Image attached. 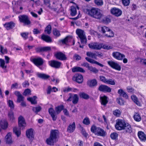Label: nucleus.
I'll return each instance as SVG.
<instances>
[{
  "mask_svg": "<svg viewBox=\"0 0 146 146\" xmlns=\"http://www.w3.org/2000/svg\"><path fill=\"white\" fill-rule=\"evenodd\" d=\"M76 33L80 38L81 43L85 44L87 42V39L84 31L80 29H78L76 30Z\"/></svg>",
  "mask_w": 146,
  "mask_h": 146,
  "instance_id": "5",
  "label": "nucleus"
},
{
  "mask_svg": "<svg viewBox=\"0 0 146 146\" xmlns=\"http://www.w3.org/2000/svg\"><path fill=\"white\" fill-rule=\"evenodd\" d=\"M124 132L125 133H131L132 131V129L131 125L127 123L123 128Z\"/></svg>",
  "mask_w": 146,
  "mask_h": 146,
  "instance_id": "22",
  "label": "nucleus"
},
{
  "mask_svg": "<svg viewBox=\"0 0 146 146\" xmlns=\"http://www.w3.org/2000/svg\"><path fill=\"white\" fill-rule=\"evenodd\" d=\"M134 120L136 121H140L141 119V117L139 114L137 113H135L133 116Z\"/></svg>",
  "mask_w": 146,
  "mask_h": 146,
  "instance_id": "38",
  "label": "nucleus"
},
{
  "mask_svg": "<svg viewBox=\"0 0 146 146\" xmlns=\"http://www.w3.org/2000/svg\"><path fill=\"white\" fill-rule=\"evenodd\" d=\"M113 113L114 115L117 117L119 116L121 114V111L118 109H116L113 111Z\"/></svg>",
  "mask_w": 146,
  "mask_h": 146,
  "instance_id": "47",
  "label": "nucleus"
},
{
  "mask_svg": "<svg viewBox=\"0 0 146 146\" xmlns=\"http://www.w3.org/2000/svg\"><path fill=\"white\" fill-rule=\"evenodd\" d=\"M22 85L23 87L25 88L29 86V84L28 81L26 80L23 83Z\"/></svg>",
  "mask_w": 146,
  "mask_h": 146,
  "instance_id": "62",
  "label": "nucleus"
},
{
  "mask_svg": "<svg viewBox=\"0 0 146 146\" xmlns=\"http://www.w3.org/2000/svg\"><path fill=\"white\" fill-rule=\"evenodd\" d=\"M23 99L24 97L22 95H21L17 97V102L19 103L20 102H21L23 101Z\"/></svg>",
  "mask_w": 146,
  "mask_h": 146,
  "instance_id": "60",
  "label": "nucleus"
},
{
  "mask_svg": "<svg viewBox=\"0 0 146 146\" xmlns=\"http://www.w3.org/2000/svg\"><path fill=\"white\" fill-rule=\"evenodd\" d=\"M100 80L104 82V83H106L107 80H108L104 76H100Z\"/></svg>",
  "mask_w": 146,
  "mask_h": 146,
  "instance_id": "59",
  "label": "nucleus"
},
{
  "mask_svg": "<svg viewBox=\"0 0 146 146\" xmlns=\"http://www.w3.org/2000/svg\"><path fill=\"white\" fill-rule=\"evenodd\" d=\"M36 98L37 97L35 96L33 97L29 98H27V100L31 102L32 104H37V101L36 100Z\"/></svg>",
  "mask_w": 146,
  "mask_h": 146,
  "instance_id": "35",
  "label": "nucleus"
},
{
  "mask_svg": "<svg viewBox=\"0 0 146 146\" xmlns=\"http://www.w3.org/2000/svg\"><path fill=\"white\" fill-rule=\"evenodd\" d=\"M118 134L116 132L112 133L110 135L111 138L113 139H115L118 137Z\"/></svg>",
  "mask_w": 146,
  "mask_h": 146,
  "instance_id": "49",
  "label": "nucleus"
},
{
  "mask_svg": "<svg viewBox=\"0 0 146 146\" xmlns=\"http://www.w3.org/2000/svg\"><path fill=\"white\" fill-rule=\"evenodd\" d=\"M87 55L92 58L96 59V54L91 52H86Z\"/></svg>",
  "mask_w": 146,
  "mask_h": 146,
  "instance_id": "39",
  "label": "nucleus"
},
{
  "mask_svg": "<svg viewBox=\"0 0 146 146\" xmlns=\"http://www.w3.org/2000/svg\"><path fill=\"white\" fill-rule=\"evenodd\" d=\"M26 135L30 140H32L34 138L33 130L32 128L27 130L26 131Z\"/></svg>",
  "mask_w": 146,
  "mask_h": 146,
  "instance_id": "18",
  "label": "nucleus"
},
{
  "mask_svg": "<svg viewBox=\"0 0 146 146\" xmlns=\"http://www.w3.org/2000/svg\"><path fill=\"white\" fill-rule=\"evenodd\" d=\"M89 48L91 49L99 50L102 47V44L97 42H92L88 44Z\"/></svg>",
  "mask_w": 146,
  "mask_h": 146,
  "instance_id": "8",
  "label": "nucleus"
},
{
  "mask_svg": "<svg viewBox=\"0 0 146 146\" xmlns=\"http://www.w3.org/2000/svg\"><path fill=\"white\" fill-rule=\"evenodd\" d=\"M53 35L56 37H58L60 35V31L56 29H54L53 31Z\"/></svg>",
  "mask_w": 146,
  "mask_h": 146,
  "instance_id": "44",
  "label": "nucleus"
},
{
  "mask_svg": "<svg viewBox=\"0 0 146 146\" xmlns=\"http://www.w3.org/2000/svg\"><path fill=\"white\" fill-rule=\"evenodd\" d=\"M51 27L50 25H48L46 28L45 31L48 34H49L51 33Z\"/></svg>",
  "mask_w": 146,
  "mask_h": 146,
  "instance_id": "45",
  "label": "nucleus"
},
{
  "mask_svg": "<svg viewBox=\"0 0 146 146\" xmlns=\"http://www.w3.org/2000/svg\"><path fill=\"white\" fill-rule=\"evenodd\" d=\"M131 98L133 102L138 106H141V104L139 101L138 99L136 96L135 95H133L131 97Z\"/></svg>",
  "mask_w": 146,
  "mask_h": 146,
  "instance_id": "30",
  "label": "nucleus"
},
{
  "mask_svg": "<svg viewBox=\"0 0 146 146\" xmlns=\"http://www.w3.org/2000/svg\"><path fill=\"white\" fill-rule=\"evenodd\" d=\"M123 4L125 6H127L129 5L130 3L129 0H122Z\"/></svg>",
  "mask_w": 146,
  "mask_h": 146,
  "instance_id": "57",
  "label": "nucleus"
},
{
  "mask_svg": "<svg viewBox=\"0 0 146 146\" xmlns=\"http://www.w3.org/2000/svg\"><path fill=\"white\" fill-rule=\"evenodd\" d=\"M91 131L97 136L104 137L106 135V132L104 129L100 127H96L94 125L92 126Z\"/></svg>",
  "mask_w": 146,
  "mask_h": 146,
  "instance_id": "4",
  "label": "nucleus"
},
{
  "mask_svg": "<svg viewBox=\"0 0 146 146\" xmlns=\"http://www.w3.org/2000/svg\"><path fill=\"white\" fill-rule=\"evenodd\" d=\"M0 52L3 54H5L7 52L6 49L4 48L3 47L0 45Z\"/></svg>",
  "mask_w": 146,
  "mask_h": 146,
  "instance_id": "52",
  "label": "nucleus"
},
{
  "mask_svg": "<svg viewBox=\"0 0 146 146\" xmlns=\"http://www.w3.org/2000/svg\"><path fill=\"white\" fill-rule=\"evenodd\" d=\"M98 90L100 91L103 92H110L111 89L109 86L104 85H101L99 87Z\"/></svg>",
  "mask_w": 146,
  "mask_h": 146,
  "instance_id": "15",
  "label": "nucleus"
},
{
  "mask_svg": "<svg viewBox=\"0 0 146 146\" xmlns=\"http://www.w3.org/2000/svg\"><path fill=\"white\" fill-rule=\"evenodd\" d=\"M100 101L102 105L106 106L108 102V97L106 96L100 97Z\"/></svg>",
  "mask_w": 146,
  "mask_h": 146,
  "instance_id": "26",
  "label": "nucleus"
},
{
  "mask_svg": "<svg viewBox=\"0 0 146 146\" xmlns=\"http://www.w3.org/2000/svg\"><path fill=\"white\" fill-rule=\"evenodd\" d=\"M117 103L120 105H123L124 104V101L121 98H117Z\"/></svg>",
  "mask_w": 146,
  "mask_h": 146,
  "instance_id": "56",
  "label": "nucleus"
},
{
  "mask_svg": "<svg viewBox=\"0 0 146 146\" xmlns=\"http://www.w3.org/2000/svg\"><path fill=\"white\" fill-rule=\"evenodd\" d=\"M48 64L51 67L58 68L60 67L61 63L55 60H51L48 62Z\"/></svg>",
  "mask_w": 146,
  "mask_h": 146,
  "instance_id": "11",
  "label": "nucleus"
},
{
  "mask_svg": "<svg viewBox=\"0 0 146 146\" xmlns=\"http://www.w3.org/2000/svg\"><path fill=\"white\" fill-rule=\"evenodd\" d=\"M80 97L84 99H87L89 98L88 96L84 93H81L79 94Z\"/></svg>",
  "mask_w": 146,
  "mask_h": 146,
  "instance_id": "51",
  "label": "nucleus"
},
{
  "mask_svg": "<svg viewBox=\"0 0 146 146\" xmlns=\"http://www.w3.org/2000/svg\"><path fill=\"white\" fill-rule=\"evenodd\" d=\"M18 17L20 22L23 23L24 25H29L31 24V21L27 16L25 15H20Z\"/></svg>",
  "mask_w": 146,
  "mask_h": 146,
  "instance_id": "7",
  "label": "nucleus"
},
{
  "mask_svg": "<svg viewBox=\"0 0 146 146\" xmlns=\"http://www.w3.org/2000/svg\"><path fill=\"white\" fill-rule=\"evenodd\" d=\"M101 32H102L103 35L104 36L106 33L108 32V31L110 30V29L108 27L103 26L101 27Z\"/></svg>",
  "mask_w": 146,
  "mask_h": 146,
  "instance_id": "36",
  "label": "nucleus"
},
{
  "mask_svg": "<svg viewBox=\"0 0 146 146\" xmlns=\"http://www.w3.org/2000/svg\"><path fill=\"white\" fill-rule=\"evenodd\" d=\"M112 55L114 58L119 60H122L125 57V56L123 54L117 52H113Z\"/></svg>",
  "mask_w": 146,
  "mask_h": 146,
  "instance_id": "17",
  "label": "nucleus"
},
{
  "mask_svg": "<svg viewBox=\"0 0 146 146\" xmlns=\"http://www.w3.org/2000/svg\"><path fill=\"white\" fill-rule=\"evenodd\" d=\"M118 93L121 96L123 97L126 99L128 98V96L127 94L122 89H119L118 91Z\"/></svg>",
  "mask_w": 146,
  "mask_h": 146,
  "instance_id": "33",
  "label": "nucleus"
},
{
  "mask_svg": "<svg viewBox=\"0 0 146 146\" xmlns=\"http://www.w3.org/2000/svg\"><path fill=\"white\" fill-rule=\"evenodd\" d=\"M8 123L5 120H2L0 121V126L1 128H0V132H1L2 129H6L8 127Z\"/></svg>",
  "mask_w": 146,
  "mask_h": 146,
  "instance_id": "21",
  "label": "nucleus"
},
{
  "mask_svg": "<svg viewBox=\"0 0 146 146\" xmlns=\"http://www.w3.org/2000/svg\"><path fill=\"white\" fill-rule=\"evenodd\" d=\"M111 14L116 17H119L121 15L122 13V11L120 9L113 7L111 8L110 10Z\"/></svg>",
  "mask_w": 146,
  "mask_h": 146,
  "instance_id": "12",
  "label": "nucleus"
},
{
  "mask_svg": "<svg viewBox=\"0 0 146 146\" xmlns=\"http://www.w3.org/2000/svg\"><path fill=\"white\" fill-rule=\"evenodd\" d=\"M41 109V108L40 106H38L36 107H33L32 110L33 111L37 113L38 112H39Z\"/></svg>",
  "mask_w": 146,
  "mask_h": 146,
  "instance_id": "42",
  "label": "nucleus"
},
{
  "mask_svg": "<svg viewBox=\"0 0 146 146\" xmlns=\"http://www.w3.org/2000/svg\"><path fill=\"white\" fill-rule=\"evenodd\" d=\"M18 122L20 129L17 127H14L13 128L14 133L17 137H19L21 134L20 129H24L26 126L25 120L23 117L21 115H20L18 118Z\"/></svg>",
  "mask_w": 146,
  "mask_h": 146,
  "instance_id": "2",
  "label": "nucleus"
},
{
  "mask_svg": "<svg viewBox=\"0 0 146 146\" xmlns=\"http://www.w3.org/2000/svg\"><path fill=\"white\" fill-rule=\"evenodd\" d=\"M102 21L104 23L107 24L111 22V19L110 17L106 16L103 14V16L101 18Z\"/></svg>",
  "mask_w": 146,
  "mask_h": 146,
  "instance_id": "28",
  "label": "nucleus"
},
{
  "mask_svg": "<svg viewBox=\"0 0 146 146\" xmlns=\"http://www.w3.org/2000/svg\"><path fill=\"white\" fill-rule=\"evenodd\" d=\"M85 59L91 63L96 64L102 67H103L104 66V65L103 64L93 59L90 58L88 57H86Z\"/></svg>",
  "mask_w": 146,
  "mask_h": 146,
  "instance_id": "24",
  "label": "nucleus"
},
{
  "mask_svg": "<svg viewBox=\"0 0 146 146\" xmlns=\"http://www.w3.org/2000/svg\"><path fill=\"white\" fill-rule=\"evenodd\" d=\"M88 70L93 72L96 73L98 72V70L95 67H93L92 66H90L89 67Z\"/></svg>",
  "mask_w": 146,
  "mask_h": 146,
  "instance_id": "48",
  "label": "nucleus"
},
{
  "mask_svg": "<svg viewBox=\"0 0 146 146\" xmlns=\"http://www.w3.org/2000/svg\"><path fill=\"white\" fill-rule=\"evenodd\" d=\"M72 71L73 72H80L84 73L85 70L82 68L79 67H74L72 68Z\"/></svg>",
  "mask_w": 146,
  "mask_h": 146,
  "instance_id": "34",
  "label": "nucleus"
},
{
  "mask_svg": "<svg viewBox=\"0 0 146 146\" xmlns=\"http://www.w3.org/2000/svg\"><path fill=\"white\" fill-rule=\"evenodd\" d=\"M35 50L37 52H40L50 51L51 50V48L49 46L39 47L36 48Z\"/></svg>",
  "mask_w": 146,
  "mask_h": 146,
  "instance_id": "20",
  "label": "nucleus"
},
{
  "mask_svg": "<svg viewBox=\"0 0 146 146\" xmlns=\"http://www.w3.org/2000/svg\"><path fill=\"white\" fill-rule=\"evenodd\" d=\"M34 64L37 66L42 65L44 63V60L40 57L34 58L31 60Z\"/></svg>",
  "mask_w": 146,
  "mask_h": 146,
  "instance_id": "9",
  "label": "nucleus"
},
{
  "mask_svg": "<svg viewBox=\"0 0 146 146\" xmlns=\"http://www.w3.org/2000/svg\"><path fill=\"white\" fill-rule=\"evenodd\" d=\"M86 13L91 17L98 19H100L103 16V14L98 8L93 7L91 9H87Z\"/></svg>",
  "mask_w": 146,
  "mask_h": 146,
  "instance_id": "1",
  "label": "nucleus"
},
{
  "mask_svg": "<svg viewBox=\"0 0 146 146\" xmlns=\"http://www.w3.org/2000/svg\"><path fill=\"white\" fill-rule=\"evenodd\" d=\"M127 123V122L123 119H118L116 120L115 127L117 130H121L123 129V128Z\"/></svg>",
  "mask_w": 146,
  "mask_h": 146,
  "instance_id": "6",
  "label": "nucleus"
},
{
  "mask_svg": "<svg viewBox=\"0 0 146 146\" xmlns=\"http://www.w3.org/2000/svg\"><path fill=\"white\" fill-rule=\"evenodd\" d=\"M54 56L57 59L61 60H64L67 59L66 55L61 52L55 53Z\"/></svg>",
  "mask_w": 146,
  "mask_h": 146,
  "instance_id": "14",
  "label": "nucleus"
},
{
  "mask_svg": "<svg viewBox=\"0 0 146 146\" xmlns=\"http://www.w3.org/2000/svg\"><path fill=\"white\" fill-rule=\"evenodd\" d=\"M16 121V118L14 116L13 113H10V122L13 123Z\"/></svg>",
  "mask_w": 146,
  "mask_h": 146,
  "instance_id": "40",
  "label": "nucleus"
},
{
  "mask_svg": "<svg viewBox=\"0 0 146 146\" xmlns=\"http://www.w3.org/2000/svg\"><path fill=\"white\" fill-rule=\"evenodd\" d=\"M75 122H73L72 124L69 125L67 129V131L69 133H72L75 130Z\"/></svg>",
  "mask_w": 146,
  "mask_h": 146,
  "instance_id": "23",
  "label": "nucleus"
},
{
  "mask_svg": "<svg viewBox=\"0 0 146 146\" xmlns=\"http://www.w3.org/2000/svg\"><path fill=\"white\" fill-rule=\"evenodd\" d=\"M73 80L77 82L80 84L83 82V77L80 74H76L73 77Z\"/></svg>",
  "mask_w": 146,
  "mask_h": 146,
  "instance_id": "19",
  "label": "nucleus"
},
{
  "mask_svg": "<svg viewBox=\"0 0 146 146\" xmlns=\"http://www.w3.org/2000/svg\"><path fill=\"white\" fill-rule=\"evenodd\" d=\"M48 112L52 117L53 120H56V116L55 111L52 108H50L48 110Z\"/></svg>",
  "mask_w": 146,
  "mask_h": 146,
  "instance_id": "27",
  "label": "nucleus"
},
{
  "mask_svg": "<svg viewBox=\"0 0 146 146\" xmlns=\"http://www.w3.org/2000/svg\"><path fill=\"white\" fill-rule=\"evenodd\" d=\"M108 64L111 68L118 71L121 70V66L116 62L111 60L108 62Z\"/></svg>",
  "mask_w": 146,
  "mask_h": 146,
  "instance_id": "10",
  "label": "nucleus"
},
{
  "mask_svg": "<svg viewBox=\"0 0 146 146\" xmlns=\"http://www.w3.org/2000/svg\"><path fill=\"white\" fill-rule=\"evenodd\" d=\"M72 103L74 104H76L78 102L79 98L78 95L76 94L72 95Z\"/></svg>",
  "mask_w": 146,
  "mask_h": 146,
  "instance_id": "37",
  "label": "nucleus"
},
{
  "mask_svg": "<svg viewBox=\"0 0 146 146\" xmlns=\"http://www.w3.org/2000/svg\"><path fill=\"white\" fill-rule=\"evenodd\" d=\"M106 84H110L111 85H114L115 84V82L114 80L111 79H108Z\"/></svg>",
  "mask_w": 146,
  "mask_h": 146,
  "instance_id": "46",
  "label": "nucleus"
},
{
  "mask_svg": "<svg viewBox=\"0 0 146 146\" xmlns=\"http://www.w3.org/2000/svg\"><path fill=\"white\" fill-rule=\"evenodd\" d=\"M41 38L47 42H52L51 37L48 35H43L41 36Z\"/></svg>",
  "mask_w": 146,
  "mask_h": 146,
  "instance_id": "29",
  "label": "nucleus"
},
{
  "mask_svg": "<svg viewBox=\"0 0 146 146\" xmlns=\"http://www.w3.org/2000/svg\"><path fill=\"white\" fill-rule=\"evenodd\" d=\"M38 77L43 79L46 80L50 77V76L45 74L38 73L37 74Z\"/></svg>",
  "mask_w": 146,
  "mask_h": 146,
  "instance_id": "32",
  "label": "nucleus"
},
{
  "mask_svg": "<svg viewBox=\"0 0 146 146\" xmlns=\"http://www.w3.org/2000/svg\"><path fill=\"white\" fill-rule=\"evenodd\" d=\"M63 108L64 106L62 105L58 106L55 108L56 111L57 113L58 114L61 111Z\"/></svg>",
  "mask_w": 146,
  "mask_h": 146,
  "instance_id": "43",
  "label": "nucleus"
},
{
  "mask_svg": "<svg viewBox=\"0 0 146 146\" xmlns=\"http://www.w3.org/2000/svg\"><path fill=\"white\" fill-rule=\"evenodd\" d=\"M138 137L140 140L143 141H145L146 140V135L142 131H139L138 133Z\"/></svg>",
  "mask_w": 146,
  "mask_h": 146,
  "instance_id": "25",
  "label": "nucleus"
},
{
  "mask_svg": "<svg viewBox=\"0 0 146 146\" xmlns=\"http://www.w3.org/2000/svg\"><path fill=\"white\" fill-rule=\"evenodd\" d=\"M83 123L86 125H89L90 123L89 119L88 117H86L84 119Z\"/></svg>",
  "mask_w": 146,
  "mask_h": 146,
  "instance_id": "53",
  "label": "nucleus"
},
{
  "mask_svg": "<svg viewBox=\"0 0 146 146\" xmlns=\"http://www.w3.org/2000/svg\"><path fill=\"white\" fill-rule=\"evenodd\" d=\"M5 62L4 60L1 58H0V66L3 69L5 70L7 68V66L5 64H7L9 62V58L7 56H5Z\"/></svg>",
  "mask_w": 146,
  "mask_h": 146,
  "instance_id": "13",
  "label": "nucleus"
},
{
  "mask_svg": "<svg viewBox=\"0 0 146 146\" xmlns=\"http://www.w3.org/2000/svg\"><path fill=\"white\" fill-rule=\"evenodd\" d=\"M95 3L98 6H102L103 4L102 0H94Z\"/></svg>",
  "mask_w": 146,
  "mask_h": 146,
  "instance_id": "50",
  "label": "nucleus"
},
{
  "mask_svg": "<svg viewBox=\"0 0 146 146\" xmlns=\"http://www.w3.org/2000/svg\"><path fill=\"white\" fill-rule=\"evenodd\" d=\"M87 85L91 88L96 87L97 85V80L95 79L89 80L87 82Z\"/></svg>",
  "mask_w": 146,
  "mask_h": 146,
  "instance_id": "16",
  "label": "nucleus"
},
{
  "mask_svg": "<svg viewBox=\"0 0 146 146\" xmlns=\"http://www.w3.org/2000/svg\"><path fill=\"white\" fill-rule=\"evenodd\" d=\"M108 31V33H106L104 36L109 37L114 36V33L110 29V30H109Z\"/></svg>",
  "mask_w": 146,
  "mask_h": 146,
  "instance_id": "41",
  "label": "nucleus"
},
{
  "mask_svg": "<svg viewBox=\"0 0 146 146\" xmlns=\"http://www.w3.org/2000/svg\"><path fill=\"white\" fill-rule=\"evenodd\" d=\"M69 38V36H67L64 39L61 40V41L63 44H65L68 42Z\"/></svg>",
  "mask_w": 146,
  "mask_h": 146,
  "instance_id": "61",
  "label": "nucleus"
},
{
  "mask_svg": "<svg viewBox=\"0 0 146 146\" xmlns=\"http://www.w3.org/2000/svg\"><path fill=\"white\" fill-rule=\"evenodd\" d=\"M73 57L74 59H75L77 60H80L81 59V57L76 54H74Z\"/></svg>",
  "mask_w": 146,
  "mask_h": 146,
  "instance_id": "64",
  "label": "nucleus"
},
{
  "mask_svg": "<svg viewBox=\"0 0 146 146\" xmlns=\"http://www.w3.org/2000/svg\"><path fill=\"white\" fill-rule=\"evenodd\" d=\"M59 135V131L56 129L52 130L50 131V137L47 139V143L50 145H53L57 141V139Z\"/></svg>",
  "mask_w": 146,
  "mask_h": 146,
  "instance_id": "3",
  "label": "nucleus"
},
{
  "mask_svg": "<svg viewBox=\"0 0 146 146\" xmlns=\"http://www.w3.org/2000/svg\"><path fill=\"white\" fill-rule=\"evenodd\" d=\"M72 88L69 87H68L65 88L63 89V92H71Z\"/></svg>",
  "mask_w": 146,
  "mask_h": 146,
  "instance_id": "63",
  "label": "nucleus"
},
{
  "mask_svg": "<svg viewBox=\"0 0 146 146\" xmlns=\"http://www.w3.org/2000/svg\"><path fill=\"white\" fill-rule=\"evenodd\" d=\"M70 10V14L72 16H74L77 13L76 8L73 6L71 7Z\"/></svg>",
  "mask_w": 146,
  "mask_h": 146,
  "instance_id": "31",
  "label": "nucleus"
},
{
  "mask_svg": "<svg viewBox=\"0 0 146 146\" xmlns=\"http://www.w3.org/2000/svg\"><path fill=\"white\" fill-rule=\"evenodd\" d=\"M31 91L29 89H26L24 92L23 93V95L27 96V95L31 94Z\"/></svg>",
  "mask_w": 146,
  "mask_h": 146,
  "instance_id": "55",
  "label": "nucleus"
},
{
  "mask_svg": "<svg viewBox=\"0 0 146 146\" xmlns=\"http://www.w3.org/2000/svg\"><path fill=\"white\" fill-rule=\"evenodd\" d=\"M21 36L25 40L27 39L28 37L29 33H23L21 34Z\"/></svg>",
  "mask_w": 146,
  "mask_h": 146,
  "instance_id": "54",
  "label": "nucleus"
},
{
  "mask_svg": "<svg viewBox=\"0 0 146 146\" xmlns=\"http://www.w3.org/2000/svg\"><path fill=\"white\" fill-rule=\"evenodd\" d=\"M9 133H7L5 138V141L7 144H9Z\"/></svg>",
  "mask_w": 146,
  "mask_h": 146,
  "instance_id": "58",
  "label": "nucleus"
}]
</instances>
